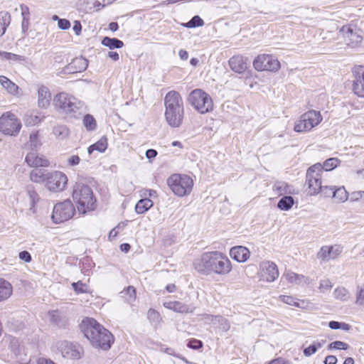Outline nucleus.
<instances>
[{
  "mask_svg": "<svg viewBox=\"0 0 364 364\" xmlns=\"http://www.w3.org/2000/svg\"><path fill=\"white\" fill-rule=\"evenodd\" d=\"M193 266L196 271L205 275H227L232 270L230 260L223 253L218 251L202 254L194 260Z\"/></svg>",
  "mask_w": 364,
  "mask_h": 364,
  "instance_id": "nucleus-1",
  "label": "nucleus"
},
{
  "mask_svg": "<svg viewBox=\"0 0 364 364\" xmlns=\"http://www.w3.org/2000/svg\"><path fill=\"white\" fill-rule=\"evenodd\" d=\"M82 327L85 337L94 347L105 350L110 348L114 338L112 333L96 320L86 318L82 321Z\"/></svg>",
  "mask_w": 364,
  "mask_h": 364,
  "instance_id": "nucleus-2",
  "label": "nucleus"
},
{
  "mask_svg": "<svg viewBox=\"0 0 364 364\" xmlns=\"http://www.w3.org/2000/svg\"><path fill=\"white\" fill-rule=\"evenodd\" d=\"M72 198L81 214L93 210L96 207V198L90 186L80 180L76 181L73 187Z\"/></svg>",
  "mask_w": 364,
  "mask_h": 364,
  "instance_id": "nucleus-3",
  "label": "nucleus"
},
{
  "mask_svg": "<svg viewBox=\"0 0 364 364\" xmlns=\"http://www.w3.org/2000/svg\"><path fill=\"white\" fill-rule=\"evenodd\" d=\"M165 118L172 127L181 125L183 114V100L180 94L174 90L168 92L164 98Z\"/></svg>",
  "mask_w": 364,
  "mask_h": 364,
  "instance_id": "nucleus-4",
  "label": "nucleus"
},
{
  "mask_svg": "<svg viewBox=\"0 0 364 364\" xmlns=\"http://www.w3.org/2000/svg\"><path fill=\"white\" fill-rule=\"evenodd\" d=\"M53 105L60 113L75 117L77 113H80L83 104L74 96L60 92L54 97Z\"/></svg>",
  "mask_w": 364,
  "mask_h": 364,
  "instance_id": "nucleus-5",
  "label": "nucleus"
},
{
  "mask_svg": "<svg viewBox=\"0 0 364 364\" xmlns=\"http://www.w3.org/2000/svg\"><path fill=\"white\" fill-rule=\"evenodd\" d=\"M167 185L176 196L183 197L191 193L193 181L188 175L174 173L168 178Z\"/></svg>",
  "mask_w": 364,
  "mask_h": 364,
  "instance_id": "nucleus-6",
  "label": "nucleus"
},
{
  "mask_svg": "<svg viewBox=\"0 0 364 364\" xmlns=\"http://www.w3.org/2000/svg\"><path fill=\"white\" fill-rule=\"evenodd\" d=\"M189 103L200 114L213 110V102L210 95L200 89L193 90L188 98Z\"/></svg>",
  "mask_w": 364,
  "mask_h": 364,
  "instance_id": "nucleus-7",
  "label": "nucleus"
},
{
  "mask_svg": "<svg viewBox=\"0 0 364 364\" xmlns=\"http://www.w3.org/2000/svg\"><path fill=\"white\" fill-rule=\"evenodd\" d=\"M323 117L319 112L310 110L304 113L296 121L294 129L296 132H306L318 125Z\"/></svg>",
  "mask_w": 364,
  "mask_h": 364,
  "instance_id": "nucleus-8",
  "label": "nucleus"
},
{
  "mask_svg": "<svg viewBox=\"0 0 364 364\" xmlns=\"http://www.w3.org/2000/svg\"><path fill=\"white\" fill-rule=\"evenodd\" d=\"M321 164L317 163L310 166L306 171L308 193L311 196L318 194L322 189Z\"/></svg>",
  "mask_w": 364,
  "mask_h": 364,
  "instance_id": "nucleus-9",
  "label": "nucleus"
},
{
  "mask_svg": "<svg viewBox=\"0 0 364 364\" xmlns=\"http://www.w3.org/2000/svg\"><path fill=\"white\" fill-rule=\"evenodd\" d=\"M21 121L10 112L0 117V132L5 135L16 136L21 129Z\"/></svg>",
  "mask_w": 364,
  "mask_h": 364,
  "instance_id": "nucleus-10",
  "label": "nucleus"
},
{
  "mask_svg": "<svg viewBox=\"0 0 364 364\" xmlns=\"http://www.w3.org/2000/svg\"><path fill=\"white\" fill-rule=\"evenodd\" d=\"M75 212L73 203L70 200H65L55 205L51 218L55 223H61L70 220Z\"/></svg>",
  "mask_w": 364,
  "mask_h": 364,
  "instance_id": "nucleus-11",
  "label": "nucleus"
},
{
  "mask_svg": "<svg viewBox=\"0 0 364 364\" xmlns=\"http://www.w3.org/2000/svg\"><path fill=\"white\" fill-rule=\"evenodd\" d=\"M253 67L257 71L276 73L280 69L281 65L275 56L269 54H260L255 58Z\"/></svg>",
  "mask_w": 364,
  "mask_h": 364,
  "instance_id": "nucleus-12",
  "label": "nucleus"
},
{
  "mask_svg": "<svg viewBox=\"0 0 364 364\" xmlns=\"http://www.w3.org/2000/svg\"><path fill=\"white\" fill-rule=\"evenodd\" d=\"M67 176L61 171L46 173L45 186L48 191L57 193L65 190L68 183Z\"/></svg>",
  "mask_w": 364,
  "mask_h": 364,
  "instance_id": "nucleus-13",
  "label": "nucleus"
},
{
  "mask_svg": "<svg viewBox=\"0 0 364 364\" xmlns=\"http://www.w3.org/2000/svg\"><path fill=\"white\" fill-rule=\"evenodd\" d=\"M343 250L341 245H323L316 254V258L321 263H327L341 256Z\"/></svg>",
  "mask_w": 364,
  "mask_h": 364,
  "instance_id": "nucleus-14",
  "label": "nucleus"
},
{
  "mask_svg": "<svg viewBox=\"0 0 364 364\" xmlns=\"http://www.w3.org/2000/svg\"><path fill=\"white\" fill-rule=\"evenodd\" d=\"M58 348L62 355L68 359H80L83 354V349L79 344L68 341L58 342Z\"/></svg>",
  "mask_w": 364,
  "mask_h": 364,
  "instance_id": "nucleus-15",
  "label": "nucleus"
},
{
  "mask_svg": "<svg viewBox=\"0 0 364 364\" xmlns=\"http://www.w3.org/2000/svg\"><path fill=\"white\" fill-rule=\"evenodd\" d=\"M258 277L260 281L272 282L279 277L277 265L270 261H264L259 264Z\"/></svg>",
  "mask_w": 364,
  "mask_h": 364,
  "instance_id": "nucleus-16",
  "label": "nucleus"
},
{
  "mask_svg": "<svg viewBox=\"0 0 364 364\" xmlns=\"http://www.w3.org/2000/svg\"><path fill=\"white\" fill-rule=\"evenodd\" d=\"M353 76V90L355 95L364 97V66L356 65L352 70Z\"/></svg>",
  "mask_w": 364,
  "mask_h": 364,
  "instance_id": "nucleus-17",
  "label": "nucleus"
},
{
  "mask_svg": "<svg viewBox=\"0 0 364 364\" xmlns=\"http://www.w3.org/2000/svg\"><path fill=\"white\" fill-rule=\"evenodd\" d=\"M26 196H28V201L26 202V209L29 213H36V204L39 201L40 196L35 187L33 185H28L26 188Z\"/></svg>",
  "mask_w": 364,
  "mask_h": 364,
  "instance_id": "nucleus-18",
  "label": "nucleus"
},
{
  "mask_svg": "<svg viewBox=\"0 0 364 364\" xmlns=\"http://www.w3.org/2000/svg\"><path fill=\"white\" fill-rule=\"evenodd\" d=\"M340 32L345 38L347 44L352 47L356 46L363 40L362 36L349 26H343Z\"/></svg>",
  "mask_w": 364,
  "mask_h": 364,
  "instance_id": "nucleus-19",
  "label": "nucleus"
},
{
  "mask_svg": "<svg viewBox=\"0 0 364 364\" xmlns=\"http://www.w3.org/2000/svg\"><path fill=\"white\" fill-rule=\"evenodd\" d=\"M248 58L242 55H235L229 60L232 70L237 73H243L247 69Z\"/></svg>",
  "mask_w": 364,
  "mask_h": 364,
  "instance_id": "nucleus-20",
  "label": "nucleus"
},
{
  "mask_svg": "<svg viewBox=\"0 0 364 364\" xmlns=\"http://www.w3.org/2000/svg\"><path fill=\"white\" fill-rule=\"evenodd\" d=\"M87 65V60L85 58H76L65 68V71L68 73H81L86 70Z\"/></svg>",
  "mask_w": 364,
  "mask_h": 364,
  "instance_id": "nucleus-21",
  "label": "nucleus"
},
{
  "mask_svg": "<svg viewBox=\"0 0 364 364\" xmlns=\"http://www.w3.org/2000/svg\"><path fill=\"white\" fill-rule=\"evenodd\" d=\"M38 105L41 108H48L51 101V94L49 89L44 85L38 86Z\"/></svg>",
  "mask_w": 364,
  "mask_h": 364,
  "instance_id": "nucleus-22",
  "label": "nucleus"
},
{
  "mask_svg": "<svg viewBox=\"0 0 364 364\" xmlns=\"http://www.w3.org/2000/svg\"><path fill=\"white\" fill-rule=\"evenodd\" d=\"M26 161L32 167H46L49 165L48 161L43 156L33 151L26 155Z\"/></svg>",
  "mask_w": 364,
  "mask_h": 364,
  "instance_id": "nucleus-23",
  "label": "nucleus"
},
{
  "mask_svg": "<svg viewBox=\"0 0 364 364\" xmlns=\"http://www.w3.org/2000/svg\"><path fill=\"white\" fill-rule=\"evenodd\" d=\"M164 306L177 313H192L194 307L178 301H169L164 303Z\"/></svg>",
  "mask_w": 364,
  "mask_h": 364,
  "instance_id": "nucleus-24",
  "label": "nucleus"
},
{
  "mask_svg": "<svg viewBox=\"0 0 364 364\" xmlns=\"http://www.w3.org/2000/svg\"><path fill=\"white\" fill-rule=\"evenodd\" d=\"M230 255L238 262H245L250 258V252L245 247L235 246L230 249Z\"/></svg>",
  "mask_w": 364,
  "mask_h": 364,
  "instance_id": "nucleus-25",
  "label": "nucleus"
},
{
  "mask_svg": "<svg viewBox=\"0 0 364 364\" xmlns=\"http://www.w3.org/2000/svg\"><path fill=\"white\" fill-rule=\"evenodd\" d=\"M0 85L9 94L15 97H19L21 95L20 87L7 77L4 75L0 76Z\"/></svg>",
  "mask_w": 364,
  "mask_h": 364,
  "instance_id": "nucleus-26",
  "label": "nucleus"
},
{
  "mask_svg": "<svg viewBox=\"0 0 364 364\" xmlns=\"http://www.w3.org/2000/svg\"><path fill=\"white\" fill-rule=\"evenodd\" d=\"M283 278L292 284L300 285L303 284H309V279L306 277L291 271H287L283 274Z\"/></svg>",
  "mask_w": 364,
  "mask_h": 364,
  "instance_id": "nucleus-27",
  "label": "nucleus"
},
{
  "mask_svg": "<svg viewBox=\"0 0 364 364\" xmlns=\"http://www.w3.org/2000/svg\"><path fill=\"white\" fill-rule=\"evenodd\" d=\"M13 293L11 284L0 278V302L4 301L11 297Z\"/></svg>",
  "mask_w": 364,
  "mask_h": 364,
  "instance_id": "nucleus-28",
  "label": "nucleus"
},
{
  "mask_svg": "<svg viewBox=\"0 0 364 364\" xmlns=\"http://www.w3.org/2000/svg\"><path fill=\"white\" fill-rule=\"evenodd\" d=\"M333 296L336 300L346 302L350 299V293L346 287H338L334 289Z\"/></svg>",
  "mask_w": 364,
  "mask_h": 364,
  "instance_id": "nucleus-29",
  "label": "nucleus"
},
{
  "mask_svg": "<svg viewBox=\"0 0 364 364\" xmlns=\"http://www.w3.org/2000/svg\"><path fill=\"white\" fill-rule=\"evenodd\" d=\"M330 191H332V197L337 202H345L348 198V193L343 186L338 188H335L334 186H332Z\"/></svg>",
  "mask_w": 364,
  "mask_h": 364,
  "instance_id": "nucleus-30",
  "label": "nucleus"
},
{
  "mask_svg": "<svg viewBox=\"0 0 364 364\" xmlns=\"http://www.w3.org/2000/svg\"><path fill=\"white\" fill-rule=\"evenodd\" d=\"M107 148V139L106 136L101 137L96 143L90 146L87 149L89 154H91L94 151H97L100 153L104 152Z\"/></svg>",
  "mask_w": 364,
  "mask_h": 364,
  "instance_id": "nucleus-31",
  "label": "nucleus"
},
{
  "mask_svg": "<svg viewBox=\"0 0 364 364\" xmlns=\"http://www.w3.org/2000/svg\"><path fill=\"white\" fill-rule=\"evenodd\" d=\"M154 205L153 201L148 198H144L138 201L135 205V210L138 214H142L146 212Z\"/></svg>",
  "mask_w": 364,
  "mask_h": 364,
  "instance_id": "nucleus-32",
  "label": "nucleus"
},
{
  "mask_svg": "<svg viewBox=\"0 0 364 364\" xmlns=\"http://www.w3.org/2000/svg\"><path fill=\"white\" fill-rule=\"evenodd\" d=\"M102 44L110 49L121 48L124 46V43L122 41L109 37H105L102 41Z\"/></svg>",
  "mask_w": 364,
  "mask_h": 364,
  "instance_id": "nucleus-33",
  "label": "nucleus"
},
{
  "mask_svg": "<svg viewBox=\"0 0 364 364\" xmlns=\"http://www.w3.org/2000/svg\"><path fill=\"white\" fill-rule=\"evenodd\" d=\"M48 318L50 322L55 325L61 326L65 324V318L58 311H51L48 313Z\"/></svg>",
  "mask_w": 364,
  "mask_h": 364,
  "instance_id": "nucleus-34",
  "label": "nucleus"
},
{
  "mask_svg": "<svg viewBox=\"0 0 364 364\" xmlns=\"http://www.w3.org/2000/svg\"><path fill=\"white\" fill-rule=\"evenodd\" d=\"M11 20L10 14L7 11L0 12V37L3 36L9 25Z\"/></svg>",
  "mask_w": 364,
  "mask_h": 364,
  "instance_id": "nucleus-35",
  "label": "nucleus"
},
{
  "mask_svg": "<svg viewBox=\"0 0 364 364\" xmlns=\"http://www.w3.org/2000/svg\"><path fill=\"white\" fill-rule=\"evenodd\" d=\"M53 133L56 138L59 139H65L69 135V129L65 125H58L54 127Z\"/></svg>",
  "mask_w": 364,
  "mask_h": 364,
  "instance_id": "nucleus-36",
  "label": "nucleus"
},
{
  "mask_svg": "<svg viewBox=\"0 0 364 364\" xmlns=\"http://www.w3.org/2000/svg\"><path fill=\"white\" fill-rule=\"evenodd\" d=\"M46 173L42 170L34 169L30 173V178L34 183H46Z\"/></svg>",
  "mask_w": 364,
  "mask_h": 364,
  "instance_id": "nucleus-37",
  "label": "nucleus"
},
{
  "mask_svg": "<svg viewBox=\"0 0 364 364\" xmlns=\"http://www.w3.org/2000/svg\"><path fill=\"white\" fill-rule=\"evenodd\" d=\"M355 304L364 307V284L356 287Z\"/></svg>",
  "mask_w": 364,
  "mask_h": 364,
  "instance_id": "nucleus-38",
  "label": "nucleus"
},
{
  "mask_svg": "<svg viewBox=\"0 0 364 364\" xmlns=\"http://www.w3.org/2000/svg\"><path fill=\"white\" fill-rule=\"evenodd\" d=\"M294 204V199L291 196H284L279 200L277 207L283 210H288Z\"/></svg>",
  "mask_w": 364,
  "mask_h": 364,
  "instance_id": "nucleus-39",
  "label": "nucleus"
},
{
  "mask_svg": "<svg viewBox=\"0 0 364 364\" xmlns=\"http://www.w3.org/2000/svg\"><path fill=\"white\" fill-rule=\"evenodd\" d=\"M279 300L290 306H293L298 308L301 307V304L298 301V299L292 296L280 295L279 296Z\"/></svg>",
  "mask_w": 364,
  "mask_h": 364,
  "instance_id": "nucleus-40",
  "label": "nucleus"
},
{
  "mask_svg": "<svg viewBox=\"0 0 364 364\" xmlns=\"http://www.w3.org/2000/svg\"><path fill=\"white\" fill-rule=\"evenodd\" d=\"M333 287V283L329 279H323L319 282L318 290L320 293L326 294L328 293Z\"/></svg>",
  "mask_w": 364,
  "mask_h": 364,
  "instance_id": "nucleus-41",
  "label": "nucleus"
},
{
  "mask_svg": "<svg viewBox=\"0 0 364 364\" xmlns=\"http://www.w3.org/2000/svg\"><path fill=\"white\" fill-rule=\"evenodd\" d=\"M338 164V160L336 158H330L326 160L323 164H321V173L323 171H328L335 168L337 167Z\"/></svg>",
  "mask_w": 364,
  "mask_h": 364,
  "instance_id": "nucleus-42",
  "label": "nucleus"
},
{
  "mask_svg": "<svg viewBox=\"0 0 364 364\" xmlns=\"http://www.w3.org/2000/svg\"><path fill=\"white\" fill-rule=\"evenodd\" d=\"M83 124L88 131H93L97 127L95 118L90 114H86L83 118Z\"/></svg>",
  "mask_w": 364,
  "mask_h": 364,
  "instance_id": "nucleus-43",
  "label": "nucleus"
},
{
  "mask_svg": "<svg viewBox=\"0 0 364 364\" xmlns=\"http://www.w3.org/2000/svg\"><path fill=\"white\" fill-rule=\"evenodd\" d=\"M9 348L16 357H17L20 355L21 351V348L19 341L17 338H11L10 339Z\"/></svg>",
  "mask_w": 364,
  "mask_h": 364,
  "instance_id": "nucleus-44",
  "label": "nucleus"
},
{
  "mask_svg": "<svg viewBox=\"0 0 364 364\" xmlns=\"http://www.w3.org/2000/svg\"><path fill=\"white\" fill-rule=\"evenodd\" d=\"M328 326L330 328L336 330V329H342L343 331H348L350 329V326L348 323H341L336 321H331L328 323Z\"/></svg>",
  "mask_w": 364,
  "mask_h": 364,
  "instance_id": "nucleus-45",
  "label": "nucleus"
},
{
  "mask_svg": "<svg viewBox=\"0 0 364 364\" xmlns=\"http://www.w3.org/2000/svg\"><path fill=\"white\" fill-rule=\"evenodd\" d=\"M42 120V117L31 113L30 114H27L25 117V122L27 125L34 126L38 123H40Z\"/></svg>",
  "mask_w": 364,
  "mask_h": 364,
  "instance_id": "nucleus-46",
  "label": "nucleus"
},
{
  "mask_svg": "<svg viewBox=\"0 0 364 364\" xmlns=\"http://www.w3.org/2000/svg\"><path fill=\"white\" fill-rule=\"evenodd\" d=\"M0 56L3 59L12 61H18L23 60L22 56L8 52H0Z\"/></svg>",
  "mask_w": 364,
  "mask_h": 364,
  "instance_id": "nucleus-47",
  "label": "nucleus"
},
{
  "mask_svg": "<svg viewBox=\"0 0 364 364\" xmlns=\"http://www.w3.org/2000/svg\"><path fill=\"white\" fill-rule=\"evenodd\" d=\"M204 24L203 19L198 16H193L190 21L186 23L185 26L188 28H195L198 26H202Z\"/></svg>",
  "mask_w": 364,
  "mask_h": 364,
  "instance_id": "nucleus-48",
  "label": "nucleus"
},
{
  "mask_svg": "<svg viewBox=\"0 0 364 364\" xmlns=\"http://www.w3.org/2000/svg\"><path fill=\"white\" fill-rule=\"evenodd\" d=\"M41 145V143L38 139V132H33L30 134V146L33 149H37Z\"/></svg>",
  "mask_w": 364,
  "mask_h": 364,
  "instance_id": "nucleus-49",
  "label": "nucleus"
},
{
  "mask_svg": "<svg viewBox=\"0 0 364 364\" xmlns=\"http://www.w3.org/2000/svg\"><path fill=\"white\" fill-rule=\"evenodd\" d=\"M348 345L347 343H346L343 341H336L332 342L328 345L329 349L335 348V349L346 350V349H348Z\"/></svg>",
  "mask_w": 364,
  "mask_h": 364,
  "instance_id": "nucleus-50",
  "label": "nucleus"
},
{
  "mask_svg": "<svg viewBox=\"0 0 364 364\" xmlns=\"http://www.w3.org/2000/svg\"><path fill=\"white\" fill-rule=\"evenodd\" d=\"M72 286H73L74 290L77 294L85 293L87 291V286L80 281H79L77 282H73L72 284Z\"/></svg>",
  "mask_w": 364,
  "mask_h": 364,
  "instance_id": "nucleus-51",
  "label": "nucleus"
},
{
  "mask_svg": "<svg viewBox=\"0 0 364 364\" xmlns=\"http://www.w3.org/2000/svg\"><path fill=\"white\" fill-rule=\"evenodd\" d=\"M140 196L144 198H156L157 196V193L154 190L143 189L140 191Z\"/></svg>",
  "mask_w": 364,
  "mask_h": 364,
  "instance_id": "nucleus-52",
  "label": "nucleus"
},
{
  "mask_svg": "<svg viewBox=\"0 0 364 364\" xmlns=\"http://www.w3.org/2000/svg\"><path fill=\"white\" fill-rule=\"evenodd\" d=\"M148 318L152 321H158L160 318L159 314L154 309H149L147 313Z\"/></svg>",
  "mask_w": 364,
  "mask_h": 364,
  "instance_id": "nucleus-53",
  "label": "nucleus"
},
{
  "mask_svg": "<svg viewBox=\"0 0 364 364\" xmlns=\"http://www.w3.org/2000/svg\"><path fill=\"white\" fill-rule=\"evenodd\" d=\"M188 347L193 349H199L202 348L203 343L197 339H191L188 343Z\"/></svg>",
  "mask_w": 364,
  "mask_h": 364,
  "instance_id": "nucleus-54",
  "label": "nucleus"
},
{
  "mask_svg": "<svg viewBox=\"0 0 364 364\" xmlns=\"http://www.w3.org/2000/svg\"><path fill=\"white\" fill-rule=\"evenodd\" d=\"M58 28L62 30H67L70 27V23L68 20L65 18L58 19Z\"/></svg>",
  "mask_w": 364,
  "mask_h": 364,
  "instance_id": "nucleus-55",
  "label": "nucleus"
},
{
  "mask_svg": "<svg viewBox=\"0 0 364 364\" xmlns=\"http://www.w3.org/2000/svg\"><path fill=\"white\" fill-rule=\"evenodd\" d=\"M67 161L70 166H77L79 164L80 159L77 155H72L68 158Z\"/></svg>",
  "mask_w": 364,
  "mask_h": 364,
  "instance_id": "nucleus-56",
  "label": "nucleus"
},
{
  "mask_svg": "<svg viewBox=\"0 0 364 364\" xmlns=\"http://www.w3.org/2000/svg\"><path fill=\"white\" fill-rule=\"evenodd\" d=\"M124 293L129 295L128 301L131 302L135 299L136 291L135 289L133 287H128Z\"/></svg>",
  "mask_w": 364,
  "mask_h": 364,
  "instance_id": "nucleus-57",
  "label": "nucleus"
},
{
  "mask_svg": "<svg viewBox=\"0 0 364 364\" xmlns=\"http://www.w3.org/2000/svg\"><path fill=\"white\" fill-rule=\"evenodd\" d=\"M316 347L312 343L309 346L304 349V355L306 357H309L316 353Z\"/></svg>",
  "mask_w": 364,
  "mask_h": 364,
  "instance_id": "nucleus-58",
  "label": "nucleus"
},
{
  "mask_svg": "<svg viewBox=\"0 0 364 364\" xmlns=\"http://www.w3.org/2000/svg\"><path fill=\"white\" fill-rule=\"evenodd\" d=\"M267 364H291V363L282 358H277L268 362Z\"/></svg>",
  "mask_w": 364,
  "mask_h": 364,
  "instance_id": "nucleus-59",
  "label": "nucleus"
},
{
  "mask_svg": "<svg viewBox=\"0 0 364 364\" xmlns=\"http://www.w3.org/2000/svg\"><path fill=\"white\" fill-rule=\"evenodd\" d=\"M21 15L23 18L29 19L30 11L29 8L26 5H21L20 6Z\"/></svg>",
  "mask_w": 364,
  "mask_h": 364,
  "instance_id": "nucleus-60",
  "label": "nucleus"
},
{
  "mask_svg": "<svg viewBox=\"0 0 364 364\" xmlns=\"http://www.w3.org/2000/svg\"><path fill=\"white\" fill-rule=\"evenodd\" d=\"M19 258L26 262H29L31 260V256L27 251H22L19 253Z\"/></svg>",
  "mask_w": 364,
  "mask_h": 364,
  "instance_id": "nucleus-61",
  "label": "nucleus"
},
{
  "mask_svg": "<svg viewBox=\"0 0 364 364\" xmlns=\"http://www.w3.org/2000/svg\"><path fill=\"white\" fill-rule=\"evenodd\" d=\"M362 191H354L350 194V200L352 202L360 200Z\"/></svg>",
  "mask_w": 364,
  "mask_h": 364,
  "instance_id": "nucleus-62",
  "label": "nucleus"
},
{
  "mask_svg": "<svg viewBox=\"0 0 364 364\" xmlns=\"http://www.w3.org/2000/svg\"><path fill=\"white\" fill-rule=\"evenodd\" d=\"M218 321L220 322V325L222 326L221 328L224 331H228L229 330L230 324L226 319L220 318Z\"/></svg>",
  "mask_w": 364,
  "mask_h": 364,
  "instance_id": "nucleus-63",
  "label": "nucleus"
},
{
  "mask_svg": "<svg viewBox=\"0 0 364 364\" xmlns=\"http://www.w3.org/2000/svg\"><path fill=\"white\" fill-rule=\"evenodd\" d=\"M337 358L334 355H328L325 359V364H336Z\"/></svg>",
  "mask_w": 364,
  "mask_h": 364,
  "instance_id": "nucleus-64",
  "label": "nucleus"
}]
</instances>
